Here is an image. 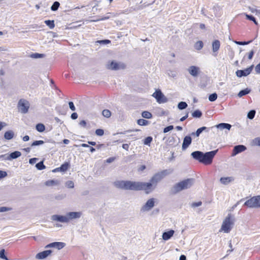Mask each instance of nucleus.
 <instances>
[{"instance_id": "10", "label": "nucleus", "mask_w": 260, "mask_h": 260, "mask_svg": "<svg viewBox=\"0 0 260 260\" xmlns=\"http://www.w3.org/2000/svg\"><path fill=\"white\" fill-rule=\"evenodd\" d=\"M152 96L156 99L157 102L159 104L165 103L168 102L167 98L159 89L156 90L152 94Z\"/></svg>"}, {"instance_id": "43", "label": "nucleus", "mask_w": 260, "mask_h": 260, "mask_svg": "<svg viewBox=\"0 0 260 260\" xmlns=\"http://www.w3.org/2000/svg\"><path fill=\"white\" fill-rule=\"evenodd\" d=\"M66 186L69 188H73L74 187V183L72 181H68L66 183Z\"/></svg>"}, {"instance_id": "44", "label": "nucleus", "mask_w": 260, "mask_h": 260, "mask_svg": "<svg viewBox=\"0 0 260 260\" xmlns=\"http://www.w3.org/2000/svg\"><path fill=\"white\" fill-rule=\"evenodd\" d=\"M44 143V142L42 140L35 141L31 144V146H38L42 145Z\"/></svg>"}, {"instance_id": "55", "label": "nucleus", "mask_w": 260, "mask_h": 260, "mask_svg": "<svg viewBox=\"0 0 260 260\" xmlns=\"http://www.w3.org/2000/svg\"><path fill=\"white\" fill-rule=\"evenodd\" d=\"M251 41L249 42H237L235 41V43L238 45H247L249 44Z\"/></svg>"}, {"instance_id": "3", "label": "nucleus", "mask_w": 260, "mask_h": 260, "mask_svg": "<svg viewBox=\"0 0 260 260\" xmlns=\"http://www.w3.org/2000/svg\"><path fill=\"white\" fill-rule=\"evenodd\" d=\"M234 223V216L231 214H228L222 221L219 232L229 233L233 229Z\"/></svg>"}, {"instance_id": "26", "label": "nucleus", "mask_w": 260, "mask_h": 260, "mask_svg": "<svg viewBox=\"0 0 260 260\" xmlns=\"http://www.w3.org/2000/svg\"><path fill=\"white\" fill-rule=\"evenodd\" d=\"M207 129V127L205 126H203L202 127H200L198 128L196 132H193L191 133L192 136H196V137H199L200 135L205 129Z\"/></svg>"}, {"instance_id": "42", "label": "nucleus", "mask_w": 260, "mask_h": 260, "mask_svg": "<svg viewBox=\"0 0 260 260\" xmlns=\"http://www.w3.org/2000/svg\"><path fill=\"white\" fill-rule=\"evenodd\" d=\"M152 141V138L151 137H148L144 139V144L146 145H149Z\"/></svg>"}, {"instance_id": "31", "label": "nucleus", "mask_w": 260, "mask_h": 260, "mask_svg": "<svg viewBox=\"0 0 260 260\" xmlns=\"http://www.w3.org/2000/svg\"><path fill=\"white\" fill-rule=\"evenodd\" d=\"M137 123L141 126L147 125L149 124L148 121L144 119H140L137 120Z\"/></svg>"}, {"instance_id": "28", "label": "nucleus", "mask_w": 260, "mask_h": 260, "mask_svg": "<svg viewBox=\"0 0 260 260\" xmlns=\"http://www.w3.org/2000/svg\"><path fill=\"white\" fill-rule=\"evenodd\" d=\"M36 128L39 132L42 133L45 131V126L42 123H39L36 125Z\"/></svg>"}, {"instance_id": "62", "label": "nucleus", "mask_w": 260, "mask_h": 260, "mask_svg": "<svg viewBox=\"0 0 260 260\" xmlns=\"http://www.w3.org/2000/svg\"><path fill=\"white\" fill-rule=\"evenodd\" d=\"M114 159L115 158L114 157H110L106 160V162L107 163H111L113 162L114 160Z\"/></svg>"}, {"instance_id": "51", "label": "nucleus", "mask_w": 260, "mask_h": 260, "mask_svg": "<svg viewBox=\"0 0 260 260\" xmlns=\"http://www.w3.org/2000/svg\"><path fill=\"white\" fill-rule=\"evenodd\" d=\"M69 107H70V108L71 109V110L75 111L76 108H75V106L74 105V103L72 102H70L69 103Z\"/></svg>"}, {"instance_id": "64", "label": "nucleus", "mask_w": 260, "mask_h": 260, "mask_svg": "<svg viewBox=\"0 0 260 260\" xmlns=\"http://www.w3.org/2000/svg\"><path fill=\"white\" fill-rule=\"evenodd\" d=\"M122 147L124 149H125L126 150H128V149L129 148V145L127 144H123Z\"/></svg>"}, {"instance_id": "36", "label": "nucleus", "mask_w": 260, "mask_h": 260, "mask_svg": "<svg viewBox=\"0 0 260 260\" xmlns=\"http://www.w3.org/2000/svg\"><path fill=\"white\" fill-rule=\"evenodd\" d=\"M59 5L60 4L59 2H55L51 7V10L53 11H56L58 9Z\"/></svg>"}, {"instance_id": "1", "label": "nucleus", "mask_w": 260, "mask_h": 260, "mask_svg": "<svg viewBox=\"0 0 260 260\" xmlns=\"http://www.w3.org/2000/svg\"><path fill=\"white\" fill-rule=\"evenodd\" d=\"M82 216V212L81 211H70L67 212L65 215H53L51 216V219L54 221L68 223L72 221L80 219Z\"/></svg>"}, {"instance_id": "39", "label": "nucleus", "mask_w": 260, "mask_h": 260, "mask_svg": "<svg viewBox=\"0 0 260 260\" xmlns=\"http://www.w3.org/2000/svg\"><path fill=\"white\" fill-rule=\"evenodd\" d=\"M45 56V55L43 54H40L38 53H33L31 55V57L34 58H43Z\"/></svg>"}, {"instance_id": "38", "label": "nucleus", "mask_w": 260, "mask_h": 260, "mask_svg": "<svg viewBox=\"0 0 260 260\" xmlns=\"http://www.w3.org/2000/svg\"><path fill=\"white\" fill-rule=\"evenodd\" d=\"M103 115L107 118H109L111 116V112L109 110H104L102 112Z\"/></svg>"}, {"instance_id": "8", "label": "nucleus", "mask_w": 260, "mask_h": 260, "mask_svg": "<svg viewBox=\"0 0 260 260\" xmlns=\"http://www.w3.org/2000/svg\"><path fill=\"white\" fill-rule=\"evenodd\" d=\"M168 174V171L164 170L154 174L150 181L156 187L157 183Z\"/></svg>"}, {"instance_id": "17", "label": "nucleus", "mask_w": 260, "mask_h": 260, "mask_svg": "<svg viewBox=\"0 0 260 260\" xmlns=\"http://www.w3.org/2000/svg\"><path fill=\"white\" fill-rule=\"evenodd\" d=\"M51 253L52 251L51 250H45L38 253L36 255V258L39 259H44L49 256Z\"/></svg>"}, {"instance_id": "19", "label": "nucleus", "mask_w": 260, "mask_h": 260, "mask_svg": "<svg viewBox=\"0 0 260 260\" xmlns=\"http://www.w3.org/2000/svg\"><path fill=\"white\" fill-rule=\"evenodd\" d=\"M191 138L189 136H185L184 138L182 145L183 150L186 149L189 146L191 143Z\"/></svg>"}, {"instance_id": "15", "label": "nucleus", "mask_w": 260, "mask_h": 260, "mask_svg": "<svg viewBox=\"0 0 260 260\" xmlns=\"http://www.w3.org/2000/svg\"><path fill=\"white\" fill-rule=\"evenodd\" d=\"M66 246V244L63 242H55L51 243L47 245L46 247V248H50V247H53L56 248L58 250H60L62 248H63Z\"/></svg>"}, {"instance_id": "25", "label": "nucleus", "mask_w": 260, "mask_h": 260, "mask_svg": "<svg viewBox=\"0 0 260 260\" xmlns=\"http://www.w3.org/2000/svg\"><path fill=\"white\" fill-rule=\"evenodd\" d=\"M59 184V181L57 180H49L45 182V185L48 186H57Z\"/></svg>"}, {"instance_id": "33", "label": "nucleus", "mask_w": 260, "mask_h": 260, "mask_svg": "<svg viewBox=\"0 0 260 260\" xmlns=\"http://www.w3.org/2000/svg\"><path fill=\"white\" fill-rule=\"evenodd\" d=\"M69 164L67 162L64 163L62 164L60 167H59V171L60 172H65L69 168Z\"/></svg>"}, {"instance_id": "7", "label": "nucleus", "mask_w": 260, "mask_h": 260, "mask_svg": "<svg viewBox=\"0 0 260 260\" xmlns=\"http://www.w3.org/2000/svg\"><path fill=\"white\" fill-rule=\"evenodd\" d=\"M106 68L111 70H119L124 69L125 68V65L121 62L110 60L107 62Z\"/></svg>"}, {"instance_id": "53", "label": "nucleus", "mask_w": 260, "mask_h": 260, "mask_svg": "<svg viewBox=\"0 0 260 260\" xmlns=\"http://www.w3.org/2000/svg\"><path fill=\"white\" fill-rule=\"evenodd\" d=\"M255 71L257 74H260V63L255 66Z\"/></svg>"}, {"instance_id": "2", "label": "nucleus", "mask_w": 260, "mask_h": 260, "mask_svg": "<svg viewBox=\"0 0 260 260\" xmlns=\"http://www.w3.org/2000/svg\"><path fill=\"white\" fill-rule=\"evenodd\" d=\"M218 150H215L204 153L200 151H196L191 153L192 157L205 165H210Z\"/></svg>"}, {"instance_id": "56", "label": "nucleus", "mask_w": 260, "mask_h": 260, "mask_svg": "<svg viewBox=\"0 0 260 260\" xmlns=\"http://www.w3.org/2000/svg\"><path fill=\"white\" fill-rule=\"evenodd\" d=\"M248 9L253 13H257L259 11L257 10V9L249 7Z\"/></svg>"}, {"instance_id": "32", "label": "nucleus", "mask_w": 260, "mask_h": 260, "mask_svg": "<svg viewBox=\"0 0 260 260\" xmlns=\"http://www.w3.org/2000/svg\"><path fill=\"white\" fill-rule=\"evenodd\" d=\"M203 47V43L202 41H199L196 43L194 44V48L198 50H201Z\"/></svg>"}, {"instance_id": "48", "label": "nucleus", "mask_w": 260, "mask_h": 260, "mask_svg": "<svg viewBox=\"0 0 260 260\" xmlns=\"http://www.w3.org/2000/svg\"><path fill=\"white\" fill-rule=\"evenodd\" d=\"M173 128H174V126L173 125H169V126L165 127L164 129L163 132L164 133H168V132L172 130Z\"/></svg>"}, {"instance_id": "12", "label": "nucleus", "mask_w": 260, "mask_h": 260, "mask_svg": "<svg viewBox=\"0 0 260 260\" xmlns=\"http://www.w3.org/2000/svg\"><path fill=\"white\" fill-rule=\"evenodd\" d=\"M188 73L193 77H198L201 73V70L200 67L192 65L187 69Z\"/></svg>"}, {"instance_id": "35", "label": "nucleus", "mask_w": 260, "mask_h": 260, "mask_svg": "<svg viewBox=\"0 0 260 260\" xmlns=\"http://www.w3.org/2000/svg\"><path fill=\"white\" fill-rule=\"evenodd\" d=\"M202 115V113L201 111H200L199 110H197L194 111L192 113V116L195 118H200L201 117Z\"/></svg>"}, {"instance_id": "14", "label": "nucleus", "mask_w": 260, "mask_h": 260, "mask_svg": "<svg viewBox=\"0 0 260 260\" xmlns=\"http://www.w3.org/2000/svg\"><path fill=\"white\" fill-rule=\"evenodd\" d=\"M253 66L252 65L250 67L245 69L243 70H237L236 74L238 77L241 78L242 77H246L249 75L251 72Z\"/></svg>"}, {"instance_id": "47", "label": "nucleus", "mask_w": 260, "mask_h": 260, "mask_svg": "<svg viewBox=\"0 0 260 260\" xmlns=\"http://www.w3.org/2000/svg\"><path fill=\"white\" fill-rule=\"evenodd\" d=\"M252 143L254 145L260 146V138H256L253 140Z\"/></svg>"}, {"instance_id": "45", "label": "nucleus", "mask_w": 260, "mask_h": 260, "mask_svg": "<svg viewBox=\"0 0 260 260\" xmlns=\"http://www.w3.org/2000/svg\"><path fill=\"white\" fill-rule=\"evenodd\" d=\"M12 210L11 208L7 207H0V212H5Z\"/></svg>"}, {"instance_id": "24", "label": "nucleus", "mask_w": 260, "mask_h": 260, "mask_svg": "<svg viewBox=\"0 0 260 260\" xmlns=\"http://www.w3.org/2000/svg\"><path fill=\"white\" fill-rule=\"evenodd\" d=\"M21 155V153L20 152L16 151L13 152H12L10 154L9 156L7 158V159L10 160L12 159H16V158L19 157V156H20Z\"/></svg>"}, {"instance_id": "29", "label": "nucleus", "mask_w": 260, "mask_h": 260, "mask_svg": "<svg viewBox=\"0 0 260 260\" xmlns=\"http://www.w3.org/2000/svg\"><path fill=\"white\" fill-rule=\"evenodd\" d=\"M45 23L50 28L52 29L54 27L55 24L53 20H45Z\"/></svg>"}, {"instance_id": "9", "label": "nucleus", "mask_w": 260, "mask_h": 260, "mask_svg": "<svg viewBox=\"0 0 260 260\" xmlns=\"http://www.w3.org/2000/svg\"><path fill=\"white\" fill-rule=\"evenodd\" d=\"M245 205L250 208L260 207V196L251 198L245 203Z\"/></svg>"}, {"instance_id": "54", "label": "nucleus", "mask_w": 260, "mask_h": 260, "mask_svg": "<svg viewBox=\"0 0 260 260\" xmlns=\"http://www.w3.org/2000/svg\"><path fill=\"white\" fill-rule=\"evenodd\" d=\"M37 160H38V158H30L29 160V164H30L31 165H34V164H35Z\"/></svg>"}, {"instance_id": "20", "label": "nucleus", "mask_w": 260, "mask_h": 260, "mask_svg": "<svg viewBox=\"0 0 260 260\" xmlns=\"http://www.w3.org/2000/svg\"><path fill=\"white\" fill-rule=\"evenodd\" d=\"M246 149V147L244 145H240L235 146L233 150V156H235L237 154L244 151Z\"/></svg>"}, {"instance_id": "63", "label": "nucleus", "mask_w": 260, "mask_h": 260, "mask_svg": "<svg viewBox=\"0 0 260 260\" xmlns=\"http://www.w3.org/2000/svg\"><path fill=\"white\" fill-rule=\"evenodd\" d=\"M86 121L85 120H82L80 122L79 124L81 126L85 127L86 126Z\"/></svg>"}, {"instance_id": "57", "label": "nucleus", "mask_w": 260, "mask_h": 260, "mask_svg": "<svg viewBox=\"0 0 260 260\" xmlns=\"http://www.w3.org/2000/svg\"><path fill=\"white\" fill-rule=\"evenodd\" d=\"M138 129H135V130H128V131H124V132H121V133H120L119 134H123V135H126L127 134H128L129 133L131 132H137L138 131Z\"/></svg>"}, {"instance_id": "16", "label": "nucleus", "mask_w": 260, "mask_h": 260, "mask_svg": "<svg viewBox=\"0 0 260 260\" xmlns=\"http://www.w3.org/2000/svg\"><path fill=\"white\" fill-rule=\"evenodd\" d=\"M234 181V178L232 176H223L220 178L219 182L221 184L226 185Z\"/></svg>"}, {"instance_id": "59", "label": "nucleus", "mask_w": 260, "mask_h": 260, "mask_svg": "<svg viewBox=\"0 0 260 260\" xmlns=\"http://www.w3.org/2000/svg\"><path fill=\"white\" fill-rule=\"evenodd\" d=\"M201 205H202V202H198L193 203L192 204V207H199Z\"/></svg>"}, {"instance_id": "61", "label": "nucleus", "mask_w": 260, "mask_h": 260, "mask_svg": "<svg viewBox=\"0 0 260 260\" xmlns=\"http://www.w3.org/2000/svg\"><path fill=\"white\" fill-rule=\"evenodd\" d=\"M244 15L246 16V18L249 20H252L254 17L251 15H248L246 13H244Z\"/></svg>"}, {"instance_id": "37", "label": "nucleus", "mask_w": 260, "mask_h": 260, "mask_svg": "<svg viewBox=\"0 0 260 260\" xmlns=\"http://www.w3.org/2000/svg\"><path fill=\"white\" fill-rule=\"evenodd\" d=\"M255 111L254 110H252L250 111L247 114V117L250 119H252L255 116Z\"/></svg>"}, {"instance_id": "46", "label": "nucleus", "mask_w": 260, "mask_h": 260, "mask_svg": "<svg viewBox=\"0 0 260 260\" xmlns=\"http://www.w3.org/2000/svg\"><path fill=\"white\" fill-rule=\"evenodd\" d=\"M0 257L1 258L4 259L5 260H9V259L7 258V257L5 255V250L4 249H2L0 251Z\"/></svg>"}, {"instance_id": "27", "label": "nucleus", "mask_w": 260, "mask_h": 260, "mask_svg": "<svg viewBox=\"0 0 260 260\" xmlns=\"http://www.w3.org/2000/svg\"><path fill=\"white\" fill-rule=\"evenodd\" d=\"M250 89L248 88H245V89L244 90H241L238 94V96L239 97V98H241L246 94H248L250 92Z\"/></svg>"}, {"instance_id": "23", "label": "nucleus", "mask_w": 260, "mask_h": 260, "mask_svg": "<svg viewBox=\"0 0 260 260\" xmlns=\"http://www.w3.org/2000/svg\"><path fill=\"white\" fill-rule=\"evenodd\" d=\"M14 136V133L11 131H8L4 134V138L6 140H10L13 138Z\"/></svg>"}, {"instance_id": "11", "label": "nucleus", "mask_w": 260, "mask_h": 260, "mask_svg": "<svg viewBox=\"0 0 260 260\" xmlns=\"http://www.w3.org/2000/svg\"><path fill=\"white\" fill-rule=\"evenodd\" d=\"M18 108L21 113H26L29 108V103L25 100L21 99L18 102Z\"/></svg>"}, {"instance_id": "21", "label": "nucleus", "mask_w": 260, "mask_h": 260, "mask_svg": "<svg viewBox=\"0 0 260 260\" xmlns=\"http://www.w3.org/2000/svg\"><path fill=\"white\" fill-rule=\"evenodd\" d=\"M220 46V43L219 41L218 40H215L212 43V50L213 52H216L218 51V50L219 49Z\"/></svg>"}, {"instance_id": "40", "label": "nucleus", "mask_w": 260, "mask_h": 260, "mask_svg": "<svg viewBox=\"0 0 260 260\" xmlns=\"http://www.w3.org/2000/svg\"><path fill=\"white\" fill-rule=\"evenodd\" d=\"M217 98V95L216 93L210 94L209 96V100L211 102L215 101Z\"/></svg>"}, {"instance_id": "30", "label": "nucleus", "mask_w": 260, "mask_h": 260, "mask_svg": "<svg viewBox=\"0 0 260 260\" xmlns=\"http://www.w3.org/2000/svg\"><path fill=\"white\" fill-rule=\"evenodd\" d=\"M142 116L145 118L150 119L152 115L150 112L146 111L142 112Z\"/></svg>"}, {"instance_id": "60", "label": "nucleus", "mask_w": 260, "mask_h": 260, "mask_svg": "<svg viewBox=\"0 0 260 260\" xmlns=\"http://www.w3.org/2000/svg\"><path fill=\"white\" fill-rule=\"evenodd\" d=\"M71 117L72 119H76L78 118V114L76 113H73L71 114Z\"/></svg>"}, {"instance_id": "22", "label": "nucleus", "mask_w": 260, "mask_h": 260, "mask_svg": "<svg viewBox=\"0 0 260 260\" xmlns=\"http://www.w3.org/2000/svg\"><path fill=\"white\" fill-rule=\"evenodd\" d=\"M215 126L220 129H227L230 130L232 127V125L229 123H221L216 125Z\"/></svg>"}, {"instance_id": "49", "label": "nucleus", "mask_w": 260, "mask_h": 260, "mask_svg": "<svg viewBox=\"0 0 260 260\" xmlns=\"http://www.w3.org/2000/svg\"><path fill=\"white\" fill-rule=\"evenodd\" d=\"M104 132L102 129H98L95 131V134L97 136H102L104 135Z\"/></svg>"}, {"instance_id": "13", "label": "nucleus", "mask_w": 260, "mask_h": 260, "mask_svg": "<svg viewBox=\"0 0 260 260\" xmlns=\"http://www.w3.org/2000/svg\"><path fill=\"white\" fill-rule=\"evenodd\" d=\"M155 201L156 200L154 198L149 199L142 207L141 211L142 212H147L150 211L154 206Z\"/></svg>"}, {"instance_id": "18", "label": "nucleus", "mask_w": 260, "mask_h": 260, "mask_svg": "<svg viewBox=\"0 0 260 260\" xmlns=\"http://www.w3.org/2000/svg\"><path fill=\"white\" fill-rule=\"evenodd\" d=\"M174 233L175 231L173 230L165 232L162 234V239L165 241H168L173 236Z\"/></svg>"}, {"instance_id": "50", "label": "nucleus", "mask_w": 260, "mask_h": 260, "mask_svg": "<svg viewBox=\"0 0 260 260\" xmlns=\"http://www.w3.org/2000/svg\"><path fill=\"white\" fill-rule=\"evenodd\" d=\"M110 18V17L109 16H105V17H102L101 19H98V20H90L91 22H95V21H100V20H106V19H108Z\"/></svg>"}, {"instance_id": "58", "label": "nucleus", "mask_w": 260, "mask_h": 260, "mask_svg": "<svg viewBox=\"0 0 260 260\" xmlns=\"http://www.w3.org/2000/svg\"><path fill=\"white\" fill-rule=\"evenodd\" d=\"M253 54H254V51L253 50H251L248 53V59H251L252 58V57H253Z\"/></svg>"}, {"instance_id": "4", "label": "nucleus", "mask_w": 260, "mask_h": 260, "mask_svg": "<svg viewBox=\"0 0 260 260\" xmlns=\"http://www.w3.org/2000/svg\"><path fill=\"white\" fill-rule=\"evenodd\" d=\"M156 186L150 181L149 182H135V190H143L146 193H149L152 191Z\"/></svg>"}, {"instance_id": "34", "label": "nucleus", "mask_w": 260, "mask_h": 260, "mask_svg": "<svg viewBox=\"0 0 260 260\" xmlns=\"http://www.w3.org/2000/svg\"><path fill=\"white\" fill-rule=\"evenodd\" d=\"M187 107V104L184 102H181L178 104V108L180 110L185 109Z\"/></svg>"}, {"instance_id": "52", "label": "nucleus", "mask_w": 260, "mask_h": 260, "mask_svg": "<svg viewBox=\"0 0 260 260\" xmlns=\"http://www.w3.org/2000/svg\"><path fill=\"white\" fill-rule=\"evenodd\" d=\"M7 176V173L5 171H0V179L4 178Z\"/></svg>"}, {"instance_id": "5", "label": "nucleus", "mask_w": 260, "mask_h": 260, "mask_svg": "<svg viewBox=\"0 0 260 260\" xmlns=\"http://www.w3.org/2000/svg\"><path fill=\"white\" fill-rule=\"evenodd\" d=\"M194 180L192 178L187 179L176 184L173 187L174 193L178 192L182 190L190 188L193 184Z\"/></svg>"}, {"instance_id": "6", "label": "nucleus", "mask_w": 260, "mask_h": 260, "mask_svg": "<svg viewBox=\"0 0 260 260\" xmlns=\"http://www.w3.org/2000/svg\"><path fill=\"white\" fill-rule=\"evenodd\" d=\"M114 185L118 188L125 190H135V182L131 181L116 180Z\"/></svg>"}, {"instance_id": "41", "label": "nucleus", "mask_w": 260, "mask_h": 260, "mask_svg": "<svg viewBox=\"0 0 260 260\" xmlns=\"http://www.w3.org/2000/svg\"><path fill=\"white\" fill-rule=\"evenodd\" d=\"M36 167L39 170H42L45 168V166L44 165L43 162L42 161H41L37 164Z\"/></svg>"}]
</instances>
